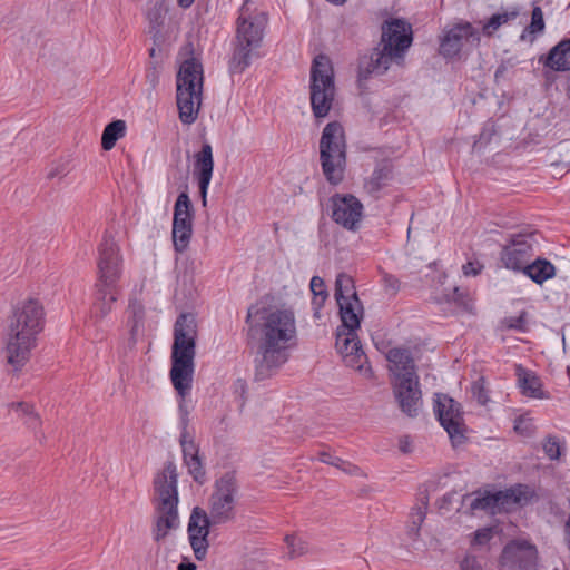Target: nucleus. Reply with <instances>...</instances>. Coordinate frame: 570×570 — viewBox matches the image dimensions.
Wrapping results in <instances>:
<instances>
[{"label":"nucleus","mask_w":570,"mask_h":570,"mask_svg":"<svg viewBox=\"0 0 570 570\" xmlns=\"http://www.w3.org/2000/svg\"><path fill=\"white\" fill-rule=\"evenodd\" d=\"M245 323L247 337L257 348L255 377H271L289 358L297 335L295 314L289 308L257 302L248 307Z\"/></svg>","instance_id":"1"},{"label":"nucleus","mask_w":570,"mask_h":570,"mask_svg":"<svg viewBox=\"0 0 570 570\" xmlns=\"http://www.w3.org/2000/svg\"><path fill=\"white\" fill-rule=\"evenodd\" d=\"M381 39L370 55L358 59V81L384 75L395 63L402 66L413 42L412 26L404 19L391 18L381 26Z\"/></svg>","instance_id":"2"},{"label":"nucleus","mask_w":570,"mask_h":570,"mask_svg":"<svg viewBox=\"0 0 570 570\" xmlns=\"http://www.w3.org/2000/svg\"><path fill=\"white\" fill-rule=\"evenodd\" d=\"M42 328L43 308L38 301L28 299L14 309L6 344L7 362L14 370H20L29 361Z\"/></svg>","instance_id":"3"},{"label":"nucleus","mask_w":570,"mask_h":570,"mask_svg":"<svg viewBox=\"0 0 570 570\" xmlns=\"http://www.w3.org/2000/svg\"><path fill=\"white\" fill-rule=\"evenodd\" d=\"M386 358L390 362L394 397L403 413L415 417L422 407V391L411 352L407 348H391Z\"/></svg>","instance_id":"4"},{"label":"nucleus","mask_w":570,"mask_h":570,"mask_svg":"<svg viewBox=\"0 0 570 570\" xmlns=\"http://www.w3.org/2000/svg\"><path fill=\"white\" fill-rule=\"evenodd\" d=\"M177 469L171 461L167 462L154 479L155 523L153 538L163 541L170 530L179 525Z\"/></svg>","instance_id":"5"},{"label":"nucleus","mask_w":570,"mask_h":570,"mask_svg":"<svg viewBox=\"0 0 570 570\" xmlns=\"http://www.w3.org/2000/svg\"><path fill=\"white\" fill-rule=\"evenodd\" d=\"M196 322L191 314H180L174 325L171 368L169 372L174 389H184L194 377L196 355Z\"/></svg>","instance_id":"6"},{"label":"nucleus","mask_w":570,"mask_h":570,"mask_svg":"<svg viewBox=\"0 0 570 570\" xmlns=\"http://www.w3.org/2000/svg\"><path fill=\"white\" fill-rule=\"evenodd\" d=\"M266 24V13H250L246 2L243 4L237 19L235 48L229 60L232 73L243 72L249 67L252 59L257 57V49L262 45Z\"/></svg>","instance_id":"7"},{"label":"nucleus","mask_w":570,"mask_h":570,"mask_svg":"<svg viewBox=\"0 0 570 570\" xmlns=\"http://www.w3.org/2000/svg\"><path fill=\"white\" fill-rule=\"evenodd\" d=\"M203 80V66L195 58L187 59L180 65L176 79V99L179 119L185 125L194 124L198 117Z\"/></svg>","instance_id":"8"},{"label":"nucleus","mask_w":570,"mask_h":570,"mask_svg":"<svg viewBox=\"0 0 570 570\" xmlns=\"http://www.w3.org/2000/svg\"><path fill=\"white\" fill-rule=\"evenodd\" d=\"M320 160L326 180L338 185L346 167V140L343 126L338 121L328 122L320 139Z\"/></svg>","instance_id":"9"},{"label":"nucleus","mask_w":570,"mask_h":570,"mask_svg":"<svg viewBox=\"0 0 570 570\" xmlns=\"http://www.w3.org/2000/svg\"><path fill=\"white\" fill-rule=\"evenodd\" d=\"M311 107L316 118L328 115L335 98L334 70L331 59L320 55L311 68Z\"/></svg>","instance_id":"10"},{"label":"nucleus","mask_w":570,"mask_h":570,"mask_svg":"<svg viewBox=\"0 0 570 570\" xmlns=\"http://www.w3.org/2000/svg\"><path fill=\"white\" fill-rule=\"evenodd\" d=\"M335 299L340 308V328L357 331L363 316V306L357 297L353 278L341 273L335 281Z\"/></svg>","instance_id":"11"},{"label":"nucleus","mask_w":570,"mask_h":570,"mask_svg":"<svg viewBox=\"0 0 570 570\" xmlns=\"http://www.w3.org/2000/svg\"><path fill=\"white\" fill-rule=\"evenodd\" d=\"M237 492V482L232 473H226L216 481L208 514L213 524H224L235 518Z\"/></svg>","instance_id":"12"},{"label":"nucleus","mask_w":570,"mask_h":570,"mask_svg":"<svg viewBox=\"0 0 570 570\" xmlns=\"http://www.w3.org/2000/svg\"><path fill=\"white\" fill-rule=\"evenodd\" d=\"M98 286L121 287L124 261L119 247L108 234H105L98 247Z\"/></svg>","instance_id":"13"},{"label":"nucleus","mask_w":570,"mask_h":570,"mask_svg":"<svg viewBox=\"0 0 570 570\" xmlns=\"http://www.w3.org/2000/svg\"><path fill=\"white\" fill-rule=\"evenodd\" d=\"M537 244L533 233L512 235L501 248L500 262L507 269L521 273L533 258Z\"/></svg>","instance_id":"14"},{"label":"nucleus","mask_w":570,"mask_h":570,"mask_svg":"<svg viewBox=\"0 0 570 570\" xmlns=\"http://www.w3.org/2000/svg\"><path fill=\"white\" fill-rule=\"evenodd\" d=\"M433 411L440 424L448 432L451 442L456 445L465 440L461 405L446 394L436 393Z\"/></svg>","instance_id":"15"},{"label":"nucleus","mask_w":570,"mask_h":570,"mask_svg":"<svg viewBox=\"0 0 570 570\" xmlns=\"http://www.w3.org/2000/svg\"><path fill=\"white\" fill-rule=\"evenodd\" d=\"M480 33L472 23L460 21L445 29L440 40V53L444 58H454L460 55L464 46L479 47Z\"/></svg>","instance_id":"16"},{"label":"nucleus","mask_w":570,"mask_h":570,"mask_svg":"<svg viewBox=\"0 0 570 570\" xmlns=\"http://www.w3.org/2000/svg\"><path fill=\"white\" fill-rule=\"evenodd\" d=\"M537 560L535 546L525 540H514L504 547L500 563L503 570H531Z\"/></svg>","instance_id":"17"},{"label":"nucleus","mask_w":570,"mask_h":570,"mask_svg":"<svg viewBox=\"0 0 570 570\" xmlns=\"http://www.w3.org/2000/svg\"><path fill=\"white\" fill-rule=\"evenodd\" d=\"M214 525L203 509H193L188 521V539L197 560L205 559L208 549L209 527Z\"/></svg>","instance_id":"18"},{"label":"nucleus","mask_w":570,"mask_h":570,"mask_svg":"<svg viewBox=\"0 0 570 570\" xmlns=\"http://www.w3.org/2000/svg\"><path fill=\"white\" fill-rule=\"evenodd\" d=\"M332 218L348 230H355L363 214L362 203L353 195H335L332 197Z\"/></svg>","instance_id":"19"},{"label":"nucleus","mask_w":570,"mask_h":570,"mask_svg":"<svg viewBox=\"0 0 570 570\" xmlns=\"http://www.w3.org/2000/svg\"><path fill=\"white\" fill-rule=\"evenodd\" d=\"M195 173L198 178V187L203 205L207 203V190L214 170L213 148L209 142H204L202 149L195 154Z\"/></svg>","instance_id":"20"},{"label":"nucleus","mask_w":570,"mask_h":570,"mask_svg":"<svg viewBox=\"0 0 570 570\" xmlns=\"http://www.w3.org/2000/svg\"><path fill=\"white\" fill-rule=\"evenodd\" d=\"M95 299L90 311V320L95 323L102 321L114 307L117 302L121 287H107L95 285Z\"/></svg>","instance_id":"21"},{"label":"nucleus","mask_w":570,"mask_h":570,"mask_svg":"<svg viewBox=\"0 0 570 570\" xmlns=\"http://www.w3.org/2000/svg\"><path fill=\"white\" fill-rule=\"evenodd\" d=\"M515 374L518 385L523 395L539 400L549 399V394L542 390L540 377L532 371L524 368L522 365H518L515 367Z\"/></svg>","instance_id":"22"},{"label":"nucleus","mask_w":570,"mask_h":570,"mask_svg":"<svg viewBox=\"0 0 570 570\" xmlns=\"http://www.w3.org/2000/svg\"><path fill=\"white\" fill-rule=\"evenodd\" d=\"M521 274L530 278L537 285H542L556 276L557 268L547 258L537 257L524 266Z\"/></svg>","instance_id":"23"},{"label":"nucleus","mask_w":570,"mask_h":570,"mask_svg":"<svg viewBox=\"0 0 570 570\" xmlns=\"http://www.w3.org/2000/svg\"><path fill=\"white\" fill-rule=\"evenodd\" d=\"M502 497V491H498L495 493L466 495L465 500L470 501L469 507L472 512L481 510L494 514L504 509Z\"/></svg>","instance_id":"24"},{"label":"nucleus","mask_w":570,"mask_h":570,"mask_svg":"<svg viewBox=\"0 0 570 570\" xmlns=\"http://www.w3.org/2000/svg\"><path fill=\"white\" fill-rule=\"evenodd\" d=\"M544 66L554 71L570 70V38L561 40L549 51Z\"/></svg>","instance_id":"25"},{"label":"nucleus","mask_w":570,"mask_h":570,"mask_svg":"<svg viewBox=\"0 0 570 570\" xmlns=\"http://www.w3.org/2000/svg\"><path fill=\"white\" fill-rule=\"evenodd\" d=\"M183 460L194 481L203 484L206 481V471L199 455L198 445H189L187 451L183 452Z\"/></svg>","instance_id":"26"},{"label":"nucleus","mask_w":570,"mask_h":570,"mask_svg":"<svg viewBox=\"0 0 570 570\" xmlns=\"http://www.w3.org/2000/svg\"><path fill=\"white\" fill-rule=\"evenodd\" d=\"M519 6H512L502 12L492 14L482 27V32L487 37H491L502 26L515 20L520 16Z\"/></svg>","instance_id":"27"},{"label":"nucleus","mask_w":570,"mask_h":570,"mask_svg":"<svg viewBox=\"0 0 570 570\" xmlns=\"http://www.w3.org/2000/svg\"><path fill=\"white\" fill-rule=\"evenodd\" d=\"M391 179V167L387 164H377L371 176L365 180L364 188L370 194L380 191Z\"/></svg>","instance_id":"28"},{"label":"nucleus","mask_w":570,"mask_h":570,"mask_svg":"<svg viewBox=\"0 0 570 570\" xmlns=\"http://www.w3.org/2000/svg\"><path fill=\"white\" fill-rule=\"evenodd\" d=\"M504 509L509 503L524 505L534 498V491L525 484H517L502 491Z\"/></svg>","instance_id":"29"},{"label":"nucleus","mask_w":570,"mask_h":570,"mask_svg":"<svg viewBox=\"0 0 570 570\" xmlns=\"http://www.w3.org/2000/svg\"><path fill=\"white\" fill-rule=\"evenodd\" d=\"M544 28L546 23L542 9L539 6H535L532 9L531 22L523 29L520 35V40L532 43L539 35L543 33Z\"/></svg>","instance_id":"30"},{"label":"nucleus","mask_w":570,"mask_h":570,"mask_svg":"<svg viewBox=\"0 0 570 570\" xmlns=\"http://www.w3.org/2000/svg\"><path fill=\"white\" fill-rule=\"evenodd\" d=\"M354 342L355 346L352 347V345H350L344 356V362L346 366L357 370L360 372L371 373V367L365 366V364L367 363V356L362 348L358 337Z\"/></svg>","instance_id":"31"},{"label":"nucleus","mask_w":570,"mask_h":570,"mask_svg":"<svg viewBox=\"0 0 570 570\" xmlns=\"http://www.w3.org/2000/svg\"><path fill=\"white\" fill-rule=\"evenodd\" d=\"M126 134V122L124 120H115L108 124L101 136V146L105 150H110L115 147L118 139L122 138Z\"/></svg>","instance_id":"32"},{"label":"nucleus","mask_w":570,"mask_h":570,"mask_svg":"<svg viewBox=\"0 0 570 570\" xmlns=\"http://www.w3.org/2000/svg\"><path fill=\"white\" fill-rule=\"evenodd\" d=\"M311 292L313 293L312 307L314 316L320 317V312L327 299V291L324 281L320 276H313L309 283Z\"/></svg>","instance_id":"33"},{"label":"nucleus","mask_w":570,"mask_h":570,"mask_svg":"<svg viewBox=\"0 0 570 570\" xmlns=\"http://www.w3.org/2000/svg\"><path fill=\"white\" fill-rule=\"evenodd\" d=\"M128 326L130 327V335L135 337L139 333L140 328L144 326V305L137 299H130L128 306Z\"/></svg>","instance_id":"34"},{"label":"nucleus","mask_w":570,"mask_h":570,"mask_svg":"<svg viewBox=\"0 0 570 570\" xmlns=\"http://www.w3.org/2000/svg\"><path fill=\"white\" fill-rule=\"evenodd\" d=\"M320 460L323 463H326V464H330V465H333V466L340 469L341 471H343L344 473H346L348 475H355V476L363 475L362 470L357 465L352 464L347 461H344L343 459H341L338 456L332 455L331 453H327V452L320 453Z\"/></svg>","instance_id":"35"},{"label":"nucleus","mask_w":570,"mask_h":570,"mask_svg":"<svg viewBox=\"0 0 570 570\" xmlns=\"http://www.w3.org/2000/svg\"><path fill=\"white\" fill-rule=\"evenodd\" d=\"M356 338H357L356 331H350V330L337 327L335 346L343 358L346 354V351L348 350V346L350 345H352V347L355 346L354 341Z\"/></svg>","instance_id":"36"},{"label":"nucleus","mask_w":570,"mask_h":570,"mask_svg":"<svg viewBox=\"0 0 570 570\" xmlns=\"http://www.w3.org/2000/svg\"><path fill=\"white\" fill-rule=\"evenodd\" d=\"M173 243L176 252L183 253L188 247L193 227H173Z\"/></svg>","instance_id":"37"},{"label":"nucleus","mask_w":570,"mask_h":570,"mask_svg":"<svg viewBox=\"0 0 570 570\" xmlns=\"http://www.w3.org/2000/svg\"><path fill=\"white\" fill-rule=\"evenodd\" d=\"M193 219V207L189 196L186 191L178 195L174 206V217Z\"/></svg>","instance_id":"38"},{"label":"nucleus","mask_w":570,"mask_h":570,"mask_svg":"<svg viewBox=\"0 0 570 570\" xmlns=\"http://www.w3.org/2000/svg\"><path fill=\"white\" fill-rule=\"evenodd\" d=\"M285 543L288 550L287 553L292 559L301 557L307 551L306 542L296 535H286Z\"/></svg>","instance_id":"39"},{"label":"nucleus","mask_w":570,"mask_h":570,"mask_svg":"<svg viewBox=\"0 0 570 570\" xmlns=\"http://www.w3.org/2000/svg\"><path fill=\"white\" fill-rule=\"evenodd\" d=\"M191 387H193V379H190L188 381V383L186 384V389H175L177 394H178V411H179V414L180 416H188L189 414V409H188V405H187V396L190 394V391H191Z\"/></svg>","instance_id":"40"},{"label":"nucleus","mask_w":570,"mask_h":570,"mask_svg":"<svg viewBox=\"0 0 570 570\" xmlns=\"http://www.w3.org/2000/svg\"><path fill=\"white\" fill-rule=\"evenodd\" d=\"M543 451L550 460H558L561 455L559 440L556 436H548L543 443Z\"/></svg>","instance_id":"41"},{"label":"nucleus","mask_w":570,"mask_h":570,"mask_svg":"<svg viewBox=\"0 0 570 570\" xmlns=\"http://www.w3.org/2000/svg\"><path fill=\"white\" fill-rule=\"evenodd\" d=\"M10 407L16 411L20 416L27 417L30 415V417L39 423V415L33 411V406L26 403V402H14L10 404Z\"/></svg>","instance_id":"42"},{"label":"nucleus","mask_w":570,"mask_h":570,"mask_svg":"<svg viewBox=\"0 0 570 570\" xmlns=\"http://www.w3.org/2000/svg\"><path fill=\"white\" fill-rule=\"evenodd\" d=\"M147 18L154 29H158L164 23L163 6L155 3L147 12Z\"/></svg>","instance_id":"43"},{"label":"nucleus","mask_w":570,"mask_h":570,"mask_svg":"<svg viewBox=\"0 0 570 570\" xmlns=\"http://www.w3.org/2000/svg\"><path fill=\"white\" fill-rule=\"evenodd\" d=\"M473 397L479 404L485 405L489 401L488 391L484 387L483 380L476 381L472 386Z\"/></svg>","instance_id":"44"},{"label":"nucleus","mask_w":570,"mask_h":570,"mask_svg":"<svg viewBox=\"0 0 570 570\" xmlns=\"http://www.w3.org/2000/svg\"><path fill=\"white\" fill-rule=\"evenodd\" d=\"M492 538V530L490 528H482L473 533L472 544L483 546Z\"/></svg>","instance_id":"45"},{"label":"nucleus","mask_w":570,"mask_h":570,"mask_svg":"<svg viewBox=\"0 0 570 570\" xmlns=\"http://www.w3.org/2000/svg\"><path fill=\"white\" fill-rule=\"evenodd\" d=\"M69 171V163L68 161H59L55 164L50 170L48 171V178L52 179L56 177H62L67 175Z\"/></svg>","instance_id":"46"},{"label":"nucleus","mask_w":570,"mask_h":570,"mask_svg":"<svg viewBox=\"0 0 570 570\" xmlns=\"http://www.w3.org/2000/svg\"><path fill=\"white\" fill-rule=\"evenodd\" d=\"M383 284L385 291L390 292L391 294H396L400 289V281L391 274H384Z\"/></svg>","instance_id":"47"},{"label":"nucleus","mask_w":570,"mask_h":570,"mask_svg":"<svg viewBox=\"0 0 570 570\" xmlns=\"http://www.w3.org/2000/svg\"><path fill=\"white\" fill-rule=\"evenodd\" d=\"M425 519V511L422 508H416L412 513V528L411 531L419 532L421 524Z\"/></svg>","instance_id":"48"},{"label":"nucleus","mask_w":570,"mask_h":570,"mask_svg":"<svg viewBox=\"0 0 570 570\" xmlns=\"http://www.w3.org/2000/svg\"><path fill=\"white\" fill-rule=\"evenodd\" d=\"M449 299L458 303L464 308L468 307V294L461 291L459 287L453 288V293L450 295Z\"/></svg>","instance_id":"49"},{"label":"nucleus","mask_w":570,"mask_h":570,"mask_svg":"<svg viewBox=\"0 0 570 570\" xmlns=\"http://www.w3.org/2000/svg\"><path fill=\"white\" fill-rule=\"evenodd\" d=\"M461 570H482V567L474 556H466L461 562Z\"/></svg>","instance_id":"50"},{"label":"nucleus","mask_w":570,"mask_h":570,"mask_svg":"<svg viewBox=\"0 0 570 570\" xmlns=\"http://www.w3.org/2000/svg\"><path fill=\"white\" fill-rule=\"evenodd\" d=\"M514 430L520 434L529 435L530 434V420L521 417V416L518 417L515 420Z\"/></svg>","instance_id":"51"},{"label":"nucleus","mask_w":570,"mask_h":570,"mask_svg":"<svg viewBox=\"0 0 570 570\" xmlns=\"http://www.w3.org/2000/svg\"><path fill=\"white\" fill-rule=\"evenodd\" d=\"M482 267L483 266L479 262H468L463 265L462 269L466 276H476L481 272Z\"/></svg>","instance_id":"52"},{"label":"nucleus","mask_w":570,"mask_h":570,"mask_svg":"<svg viewBox=\"0 0 570 570\" xmlns=\"http://www.w3.org/2000/svg\"><path fill=\"white\" fill-rule=\"evenodd\" d=\"M179 444L181 446V452L187 451V448H189V445H197L193 436L189 434L188 430H181Z\"/></svg>","instance_id":"53"},{"label":"nucleus","mask_w":570,"mask_h":570,"mask_svg":"<svg viewBox=\"0 0 570 570\" xmlns=\"http://www.w3.org/2000/svg\"><path fill=\"white\" fill-rule=\"evenodd\" d=\"M173 227H193V219L174 217Z\"/></svg>","instance_id":"54"},{"label":"nucleus","mask_w":570,"mask_h":570,"mask_svg":"<svg viewBox=\"0 0 570 570\" xmlns=\"http://www.w3.org/2000/svg\"><path fill=\"white\" fill-rule=\"evenodd\" d=\"M26 424L32 429V430H37L38 428H40L41 425V420L39 419V423H37L36 421H33L30 415H28L26 419Z\"/></svg>","instance_id":"55"},{"label":"nucleus","mask_w":570,"mask_h":570,"mask_svg":"<svg viewBox=\"0 0 570 570\" xmlns=\"http://www.w3.org/2000/svg\"><path fill=\"white\" fill-rule=\"evenodd\" d=\"M147 78L150 80L153 87H155L156 83L158 82V75H157L156 70L148 72Z\"/></svg>","instance_id":"56"},{"label":"nucleus","mask_w":570,"mask_h":570,"mask_svg":"<svg viewBox=\"0 0 570 570\" xmlns=\"http://www.w3.org/2000/svg\"><path fill=\"white\" fill-rule=\"evenodd\" d=\"M194 1L195 0H177V3L180 8L187 9L194 3Z\"/></svg>","instance_id":"57"},{"label":"nucleus","mask_w":570,"mask_h":570,"mask_svg":"<svg viewBox=\"0 0 570 570\" xmlns=\"http://www.w3.org/2000/svg\"><path fill=\"white\" fill-rule=\"evenodd\" d=\"M188 423H189V419H188V416H180V422H179V424H180V429H181V430H187V428H188Z\"/></svg>","instance_id":"58"},{"label":"nucleus","mask_w":570,"mask_h":570,"mask_svg":"<svg viewBox=\"0 0 570 570\" xmlns=\"http://www.w3.org/2000/svg\"><path fill=\"white\" fill-rule=\"evenodd\" d=\"M178 570H196V567L193 563H187V564L180 563L178 566Z\"/></svg>","instance_id":"59"},{"label":"nucleus","mask_w":570,"mask_h":570,"mask_svg":"<svg viewBox=\"0 0 570 570\" xmlns=\"http://www.w3.org/2000/svg\"><path fill=\"white\" fill-rule=\"evenodd\" d=\"M505 68L503 66L499 67L494 73L495 79H498L501 75H503Z\"/></svg>","instance_id":"60"},{"label":"nucleus","mask_w":570,"mask_h":570,"mask_svg":"<svg viewBox=\"0 0 570 570\" xmlns=\"http://www.w3.org/2000/svg\"><path fill=\"white\" fill-rule=\"evenodd\" d=\"M568 502H569V505H570V498L568 499ZM564 527H566L567 532H570V515L568 517Z\"/></svg>","instance_id":"61"},{"label":"nucleus","mask_w":570,"mask_h":570,"mask_svg":"<svg viewBox=\"0 0 570 570\" xmlns=\"http://www.w3.org/2000/svg\"><path fill=\"white\" fill-rule=\"evenodd\" d=\"M36 438L40 441V442H43V440L46 439L45 438V434L42 432H36Z\"/></svg>","instance_id":"62"},{"label":"nucleus","mask_w":570,"mask_h":570,"mask_svg":"<svg viewBox=\"0 0 570 570\" xmlns=\"http://www.w3.org/2000/svg\"><path fill=\"white\" fill-rule=\"evenodd\" d=\"M328 2H332L334 4L341 6L344 4L347 0H327Z\"/></svg>","instance_id":"63"},{"label":"nucleus","mask_w":570,"mask_h":570,"mask_svg":"<svg viewBox=\"0 0 570 570\" xmlns=\"http://www.w3.org/2000/svg\"><path fill=\"white\" fill-rule=\"evenodd\" d=\"M401 450H402L403 452H407V451H409V450H407V443H405V442L403 443V442H402V444H401Z\"/></svg>","instance_id":"64"}]
</instances>
